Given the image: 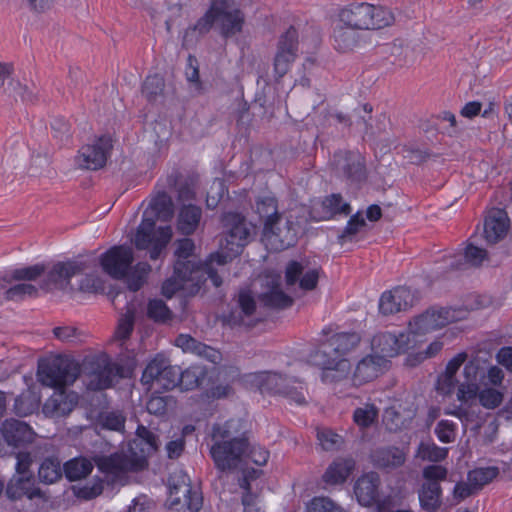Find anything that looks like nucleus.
<instances>
[{
    "instance_id": "obj_1",
    "label": "nucleus",
    "mask_w": 512,
    "mask_h": 512,
    "mask_svg": "<svg viewBox=\"0 0 512 512\" xmlns=\"http://www.w3.org/2000/svg\"><path fill=\"white\" fill-rule=\"evenodd\" d=\"M80 376L78 363L63 357L39 363L38 381L55 388L45 401L42 411L50 418H60L70 414L78 403V395L64 387L73 384Z\"/></svg>"
},
{
    "instance_id": "obj_2",
    "label": "nucleus",
    "mask_w": 512,
    "mask_h": 512,
    "mask_svg": "<svg viewBox=\"0 0 512 512\" xmlns=\"http://www.w3.org/2000/svg\"><path fill=\"white\" fill-rule=\"evenodd\" d=\"M211 439L210 455L221 472L237 469L248 455L250 444L240 420L213 425Z\"/></svg>"
},
{
    "instance_id": "obj_3",
    "label": "nucleus",
    "mask_w": 512,
    "mask_h": 512,
    "mask_svg": "<svg viewBox=\"0 0 512 512\" xmlns=\"http://www.w3.org/2000/svg\"><path fill=\"white\" fill-rule=\"evenodd\" d=\"M393 13L381 6L368 2L353 3L341 9L330 18V27L337 30H380L392 25Z\"/></svg>"
},
{
    "instance_id": "obj_4",
    "label": "nucleus",
    "mask_w": 512,
    "mask_h": 512,
    "mask_svg": "<svg viewBox=\"0 0 512 512\" xmlns=\"http://www.w3.org/2000/svg\"><path fill=\"white\" fill-rule=\"evenodd\" d=\"M134 253L131 247L113 246L100 257L103 271L113 279H126L129 290L136 292L146 282L151 267L146 262L132 266Z\"/></svg>"
},
{
    "instance_id": "obj_5",
    "label": "nucleus",
    "mask_w": 512,
    "mask_h": 512,
    "mask_svg": "<svg viewBox=\"0 0 512 512\" xmlns=\"http://www.w3.org/2000/svg\"><path fill=\"white\" fill-rule=\"evenodd\" d=\"M208 279L215 287L222 285V278L210 264H199L198 267H193L191 264L180 262L176 266V277L169 278L163 283L162 293L168 298L180 290L193 295Z\"/></svg>"
},
{
    "instance_id": "obj_6",
    "label": "nucleus",
    "mask_w": 512,
    "mask_h": 512,
    "mask_svg": "<svg viewBox=\"0 0 512 512\" xmlns=\"http://www.w3.org/2000/svg\"><path fill=\"white\" fill-rule=\"evenodd\" d=\"M361 337L356 332H341L332 335L314 353L317 365H337L342 371L348 368V360L345 358L360 343Z\"/></svg>"
},
{
    "instance_id": "obj_7",
    "label": "nucleus",
    "mask_w": 512,
    "mask_h": 512,
    "mask_svg": "<svg viewBox=\"0 0 512 512\" xmlns=\"http://www.w3.org/2000/svg\"><path fill=\"white\" fill-rule=\"evenodd\" d=\"M95 266L94 260L75 258L68 261H60L52 265L50 269H46L45 276L41 280L39 288L45 292L73 291L71 286V278L83 274L90 268Z\"/></svg>"
},
{
    "instance_id": "obj_8",
    "label": "nucleus",
    "mask_w": 512,
    "mask_h": 512,
    "mask_svg": "<svg viewBox=\"0 0 512 512\" xmlns=\"http://www.w3.org/2000/svg\"><path fill=\"white\" fill-rule=\"evenodd\" d=\"M233 0H212L210 8L194 25L196 32H208L214 25L219 23L222 32H241L244 23V15L239 9L229 11Z\"/></svg>"
},
{
    "instance_id": "obj_9",
    "label": "nucleus",
    "mask_w": 512,
    "mask_h": 512,
    "mask_svg": "<svg viewBox=\"0 0 512 512\" xmlns=\"http://www.w3.org/2000/svg\"><path fill=\"white\" fill-rule=\"evenodd\" d=\"M448 469L431 464L422 469L423 482L418 490L420 507L426 512H436L442 505L441 481L447 479Z\"/></svg>"
},
{
    "instance_id": "obj_10",
    "label": "nucleus",
    "mask_w": 512,
    "mask_h": 512,
    "mask_svg": "<svg viewBox=\"0 0 512 512\" xmlns=\"http://www.w3.org/2000/svg\"><path fill=\"white\" fill-rule=\"evenodd\" d=\"M79 369L85 385L92 391L110 388L118 374V367L107 355L86 358Z\"/></svg>"
},
{
    "instance_id": "obj_11",
    "label": "nucleus",
    "mask_w": 512,
    "mask_h": 512,
    "mask_svg": "<svg viewBox=\"0 0 512 512\" xmlns=\"http://www.w3.org/2000/svg\"><path fill=\"white\" fill-rule=\"evenodd\" d=\"M180 368L172 366L167 358L157 355L143 371L141 382L155 390H172L178 386Z\"/></svg>"
},
{
    "instance_id": "obj_12",
    "label": "nucleus",
    "mask_w": 512,
    "mask_h": 512,
    "mask_svg": "<svg viewBox=\"0 0 512 512\" xmlns=\"http://www.w3.org/2000/svg\"><path fill=\"white\" fill-rule=\"evenodd\" d=\"M464 318V312L455 308L429 309L409 322V333H411V338L414 339L415 334H425L435 331L451 322H456Z\"/></svg>"
},
{
    "instance_id": "obj_13",
    "label": "nucleus",
    "mask_w": 512,
    "mask_h": 512,
    "mask_svg": "<svg viewBox=\"0 0 512 512\" xmlns=\"http://www.w3.org/2000/svg\"><path fill=\"white\" fill-rule=\"evenodd\" d=\"M170 505L186 507L191 512H197L202 506V496L193 490L189 476L182 470L175 471L168 479Z\"/></svg>"
},
{
    "instance_id": "obj_14",
    "label": "nucleus",
    "mask_w": 512,
    "mask_h": 512,
    "mask_svg": "<svg viewBox=\"0 0 512 512\" xmlns=\"http://www.w3.org/2000/svg\"><path fill=\"white\" fill-rule=\"evenodd\" d=\"M223 225L226 229L225 249L234 256L239 255L251 238L253 227L245 217L236 212H228L223 215Z\"/></svg>"
},
{
    "instance_id": "obj_15",
    "label": "nucleus",
    "mask_w": 512,
    "mask_h": 512,
    "mask_svg": "<svg viewBox=\"0 0 512 512\" xmlns=\"http://www.w3.org/2000/svg\"><path fill=\"white\" fill-rule=\"evenodd\" d=\"M94 463L101 473L104 474L107 482L112 484L121 483L128 472H136L142 470L138 467L136 460L132 456L123 453H114L109 456H97Z\"/></svg>"
},
{
    "instance_id": "obj_16",
    "label": "nucleus",
    "mask_w": 512,
    "mask_h": 512,
    "mask_svg": "<svg viewBox=\"0 0 512 512\" xmlns=\"http://www.w3.org/2000/svg\"><path fill=\"white\" fill-rule=\"evenodd\" d=\"M112 147L111 138L109 136H101L93 144L81 147L75 158V163L81 169L98 170L106 164Z\"/></svg>"
},
{
    "instance_id": "obj_17",
    "label": "nucleus",
    "mask_w": 512,
    "mask_h": 512,
    "mask_svg": "<svg viewBox=\"0 0 512 512\" xmlns=\"http://www.w3.org/2000/svg\"><path fill=\"white\" fill-rule=\"evenodd\" d=\"M414 341L411 338V333L396 335L390 332H380L372 338L371 347L374 355L383 356L384 359H387L407 352Z\"/></svg>"
},
{
    "instance_id": "obj_18",
    "label": "nucleus",
    "mask_w": 512,
    "mask_h": 512,
    "mask_svg": "<svg viewBox=\"0 0 512 512\" xmlns=\"http://www.w3.org/2000/svg\"><path fill=\"white\" fill-rule=\"evenodd\" d=\"M334 164L336 171L351 183H361L367 178L365 159L357 152L335 153Z\"/></svg>"
},
{
    "instance_id": "obj_19",
    "label": "nucleus",
    "mask_w": 512,
    "mask_h": 512,
    "mask_svg": "<svg viewBox=\"0 0 512 512\" xmlns=\"http://www.w3.org/2000/svg\"><path fill=\"white\" fill-rule=\"evenodd\" d=\"M160 442L158 436L143 425L136 430V437L129 444L132 458L136 460L138 467L144 469L147 466V458L157 452Z\"/></svg>"
},
{
    "instance_id": "obj_20",
    "label": "nucleus",
    "mask_w": 512,
    "mask_h": 512,
    "mask_svg": "<svg viewBox=\"0 0 512 512\" xmlns=\"http://www.w3.org/2000/svg\"><path fill=\"white\" fill-rule=\"evenodd\" d=\"M350 213V204L343 201L341 194L333 193L326 196L321 201L313 203L309 211V216L314 221H325L337 215L348 216Z\"/></svg>"
},
{
    "instance_id": "obj_21",
    "label": "nucleus",
    "mask_w": 512,
    "mask_h": 512,
    "mask_svg": "<svg viewBox=\"0 0 512 512\" xmlns=\"http://www.w3.org/2000/svg\"><path fill=\"white\" fill-rule=\"evenodd\" d=\"M0 432L4 442L13 448H26L36 437V433L27 423L17 419H6Z\"/></svg>"
},
{
    "instance_id": "obj_22",
    "label": "nucleus",
    "mask_w": 512,
    "mask_h": 512,
    "mask_svg": "<svg viewBox=\"0 0 512 512\" xmlns=\"http://www.w3.org/2000/svg\"><path fill=\"white\" fill-rule=\"evenodd\" d=\"M487 259V251L469 243L463 254L445 256L443 259L442 273L449 271L465 270L468 266L478 267Z\"/></svg>"
},
{
    "instance_id": "obj_23",
    "label": "nucleus",
    "mask_w": 512,
    "mask_h": 512,
    "mask_svg": "<svg viewBox=\"0 0 512 512\" xmlns=\"http://www.w3.org/2000/svg\"><path fill=\"white\" fill-rule=\"evenodd\" d=\"M388 363L383 356L367 355L357 363L351 378L352 385L360 387L371 382L387 368Z\"/></svg>"
},
{
    "instance_id": "obj_24",
    "label": "nucleus",
    "mask_w": 512,
    "mask_h": 512,
    "mask_svg": "<svg viewBox=\"0 0 512 512\" xmlns=\"http://www.w3.org/2000/svg\"><path fill=\"white\" fill-rule=\"evenodd\" d=\"M414 296L406 287H396L384 292L379 300V311L387 316L409 309L413 305Z\"/></svg>"
},
{
    "instance_id": "obj_25",
    "label": "nucleus",
    "mask_w": 512,
    "mask_h": 512,
    "mask_svg": "<svg viewBox=\"0 0 512 512\" xmlns=\"http://www.w3.org/2000/svg\"><path fill=\"white\" fill-rule=\"evenodd\" d=\"M267 240L276 250H284L293 246L296 242V233L289 220H284L282 215L273 220L271 229H263Z\"/></svg>"
},
{
    "instance_id": "obj_26",
    "label": "nucleus",
    "mask_w": 512,
    "mask_h": 512,
    "mask_svg": "<svg viewBox=\"0 0 512 512\" xmlns=\"http://www.w3.org/2000/svg\"><path fill=\"white\" fill-rule=\"evenodd\" d=\"M417 409L413 403H399L384 411L383 422L389 431L397 432L410 427Z\"/></svg>"
},
{
    "instance_id": "obj_27",
    "label": "nucleus",
    "mask_w": 512,
    "mask_h": 512,
    "mask_svg": "<svg viewBox=\"0 0 512 512\" xmlns=\"http://www.w3.org/2000/svg\"><path fill=\"white\" fill-rule=\"evenodd\" d=\"M380 477L376 472H369L357 479L354 493L362 506H372L379 500Z\"/></svg>"
},
{
    "instance_id": "obj_28",
    "label": "nucleus",
    "mask_w": 512,
    "mask_h": 512,
    "mask_svg": "<svg viewBox=\"0 0 512 512\" xmlns=\"http://www.w3.org/2000/svg\"><path fill=\"white\" fill-rule=\"evenodd\" d=\"M304 267L297 261L288 263L285 271V280L288 287L299 283V287L305 291L316 288L319 279V269H309L303 273Z\"/></svg>"
},
{
    "instance_id": "obj_29",
    "label": "nucleus",
    "mask_w": 512,
    "mask_h": 512,
    "mask_svg": "<svg viewBox=\"0 0 512 512\" xmlns=\"http://www.w3.org/2000/svg\"><path fill=\"white\" fill-rule=\"evenodd\" d=\"M5 494L12 501L23 497L30 500L43 498V492L35 486L34 476H13L7 484Z\"/></svg>"
},
{
    "instance_id": "obj_30",
    "label": "nucleus",
    "mask_w": 512,
    "mask_h": 512,
    "mask_svg": "<svg viewBox=\"0 0 512 512\" xmlns=\"http://www.w3.org/2000/svg\"><path fill=\"white\" fill-rule=\"evenodd\" d=\"M508 228L506 212L502 209H493L484 222V237L488 243L495 244L506 236Z\"/></svg>"
},
{
    "instance_id": "obj_31",
    "label": "nucleus",
    "mask_w": 512,
    "mask_h": 512,
    "mask_svg": "<svg viewBox=\"0 0 512 512\" xmlns=\"http://www.w3.org/2000/svg\"><path fill=\"white\" fill-rule=\"evenodd\" d=\"M201 219V207L194 204H184L177 214L176 229L184 236L192 235L198 229Z\"/></svg>"
},
{
    "instance_id": "obj_32",
    "label": "nucleus",
    "mask_w": 512,
    "mask_h": 512,
    "mask_svg": "<svg viewBox=\"0 0 512 512\" xmlns=\"http://www.w3.org/2000/svg\"><path fill=\"white\" fill-rule=\"evenodd\" d=\"M374 466L381 469H395L402 466L406 461L405 453L398 447H381L371 454Z\"/></svg>"
},
{
    "instance_id": "obj_33",
    "label": "nucleus",
    "mask_w": 512,
    "mask_h": 512,
    "mask_svg": "<svg viewBox=\"0 0 512 512\" xmlns=\"http://www.w3.org/2000/svg\"><path fill=\"white\" fill-rule=\"evenodd\" d=\"M355 468L352 458H337L326 469L322 476L325 483L330 485L342 484Z\"/></svg>"
},
{
    "instance_id": "obj_34",
    "label": "nucleus",
    "mask_w": 512,
    "mask_h": 512,
    "mask_svg": "<svg viewBox=\"0 0 512 512\" xmlns=\"http://www.w3.org/2000/svg\"><path fill=\"white\" fill-rule=\"evenodd\" d=\"M257 381L262 393L273 394H283L289 382H293L291 377L270 371L259 373Z\"/></svg>"
},
{
    "instance_id": "obj_35",
    "label": "nucleus",
    "mask_w": 512,
    "mask_h": 512,
    "mask_svg": "<svg viewBox=\"0 0 512 512\" xmlns=\"http://www.w3.org/2000/svg\"><path fill=\"white\" fill-rule=\"evenodd\" d=\"M165 80L159 74L149 75L142 84V95L151 104L164 100Z\"/></svg>"
},
{
    "instance_id": "obj_36",
    "label": "nucleus",
    "mask_w": 512,
    "mask_h": 512,
    "mask_svg": "<svg viewBox=\"0 0 512 512\" xmlns=\"http://www.w3.org/2000/svg\"><path fill=\"white\" fill-rule=\"evenodd\" d=\"M256 213L261 219L264 220L266 229H271L273 220L280 216L278 212L277 199L272 195H262L256 199L255 202Z\"/></svg>"
},
{
    "instance_id": "obj_37",
    "label": "nucleus",
    "mask_w": 512,
    "mask_h": 512,
    "mask_svg": "<svg viewBox=\"0 0 512 512\" xmlns=\"http://www.w3.org/2000/svg\"><path fill=\"white\" fill-rule=\"evenodd\" d=\"M148 214L149 212L146 210L136 230L134 244L138 250H145L154 242L155 219L149 217Z\"/></svg>"
},
{
    "instance_id": "obj_38",
    "label": "nucleus",
    "mask_w": 512,
    "mask_h": 512,
    "mask_svg": "<svg viewBox=\"0 0 512 512\" xmlns=\"http://www.w3.org/2000/svg\"><path fill=\"white\" fill-rule=\"evenodd\" d=\"M94 464L85 457H76L64 464L63 471L69 481H78L92 472Z\"/></svg>"
},
{
    "instance_id": "obj_39",
    "label": "nucleus",
    "mask_w": 512,
    "mask_h": 512,
    "mask_svg": "<svg viewBox=\"0 0 512 512\" xmlns=\"http://www.w3.org/2000/svg\"><path fill=\"white\" fill-rule=\"evenodd\" d=\"M329 43L339 53H349L364 47L366 40L361 34H329Z\"/></svg>"
},
{
    "instance_id": "obj_40",
    "label": "nucleus",
    "mask_w": 512,
    "mask_h": 512,
    "mask_svg": "<svg viewBox=\"0 0 512 512\" xmlns=\"http://www.w3.org/2000/svg\"><path fill=\"white\" fill-rule=\"evenodd\" d=\"M151 210V217L155 220L169 221L173 216V202L171 197L164 191L158 192L157 195L151 199L149 207Z\"/></svg>"
},
{
    "instance_id": "obj_41",
    "label": "nucleus",
    "mask_w": 512,
    "mask_h": 512,
    "mask_svg": "<svg viewBox=\"0 0 512 512\" xmlns=\"http://www.w3.org/2000/svg\"><path fill=\"white\" fill-rule=\"evenodd\" d=\"M207 376V371L202 366H191L184 371L180 370L178 386L181 390L189 391L198 388Z\"/></svg>"
},
{
    "instance_id": "obj_42",
    "label": "nucleus",
    "mask_w": 512,
    "mask_h": 512,
    "mask_svg": "<svg viewBox=\"0 0 512 512\" xmlns=\"http://www.w3.org/2000/svg\"><path fill=\"white\" fill-rule=\"evenodd\" d=\"M184 74L186 81L192 89L193 96H200L206 92V88L200 79L199 62L192 54H189L187 57Z\"/></svg>"
},
{
    "instance_id": "obj_43",
    "label": "nucleus",
    "mask_w": 512,
    "mask_h": 512,
    "mask_svg": "<svg viewBox=\"0 0 512 512\" xmlns=\"http://www.w3.org/2000/svg\"><path fill=\"white\" fill-rule=\"evenodd\" d=\"M146 315L154 323L162 325L169 324L174 318L173 312L161 299L149 300Z\"/></svg>"
},
{
    "instance_id": "obj_44",
    "label": "nucleus",
    "mask_w": 512,
    "mask_h": 512,
    "mask_svg": "<svg viewBox=\"0 0 512 512\" xmlns=\"http://www.w3.org/2000/svg\"><path fill=\"white\" fill-rule=\"evenodd\" d=\"M259 301L265 307L274 309H285L292 305L293 299L285 294L279 286L272 287L268 292L259 296Z\"/></svg>"
},
{
    "instance_id": "obj_45",
    "label": "nucleus",
    "mask_w": 512,
    "mask_h": 512,
    "mask_svg": "<svg viewBox=\"0 0 512 512\" xmlns=\"http://www.w3.org/2000/svg\"><path fill=\"white\" fill-rule=\"evenodd\" d=\"M64 473L61 463L56 458H46L38 469V478L42 483L52 484L58 481Z\"/></svg>"
},
{
    "instance_id": "obj_46",
    "label": "nucleus",
    "mask_w": 512,
    "mask_h": 512,
    "mask_svg": "<svg viewBox=\"0 0 512 512\" xmlns=\"http://www.w3.org/2000/svg\"><path fill=\"white\" fill-rule=\"evenodd\" d=\"M367 223L360 212L352 215L347 222L346 227L343 229L341 234L338 236V242L343 245L346 242H353L356 240V236L360 233Z\"/></svg>"
},
{
    "instance_id": "obj_47",
    "label": "nucleus",
    "mask_w": 512,
    "mask_h": 512,
    "mask_svg": "<svg viewBox=\"0 0 512 512\" xmlns=\"http://www.w3.org/2000/svg\"><path fill=\"white\" fill-rule=\"evenodd\" d=\"M498 474L499 469L494 466L477 468L468 473V481L477 491L495 479Z\"/></svg>"
},
{
    "instance_id": "obj_48",
    "label": "nucleus",
    "mask_w": 512,
    "mask_h": 512,
    "mask_svg": "<svg viewBox=\"0 0 512 512\" xmlns=\"http://www.w3.org/2000/svg\"><path fill=\"white\" fill-rule=\"evenodd\" d=\"M38 295L39 288L29 283L16 284L5 292V298L11 301H21L26 297L36 298Z\"/></svg>"
},
{
    "instance_id": "obj_49",
    "label": "nucleus",
    "mask_w": 512,
    "mask_h": 512,
    "mask_svg": "<svg viewBox=\"0 0 512 512\" xmlns=\"http://www.w3.org/2000/svg\"><path fill=\"white\" fill-rule=\"evenodd\" d=\"M194 249L195 245L192 239L184 238L178 241L177 249L175 251L177 260L174 264V273L170 278L176 277V266L180 262L191 264L193 267L199 266L198 263L188 259L193 254Z\"/></svg>"
},
{
    "instance_id": "obj_50",
    "label": "nucleus",
    "mask_w": 512,
    "mask_h": 512,
    "mask_svg": "<svg viewBox=\"0 0 512 512\" xmlns=\"http://www.w3.org/2000/svg\"><path fill=\"white\" fill-rule=\"evenodd\" d=\"M46 272V266L42 263L14 269L11 279L14 281H35Z\"/></svg>"
},
{
    "instance_id": "obj_51",
    "label": "nucleus",
    "mask_w": 512,
    "mask_h": 512,
    "mask_svg": "<svg viewBox=\"0 0 512 512\" xmlns=\"http://www.w3.org/2000/svg\"><path fill=\"white\" fill-rule=\"evenodd\" d=\"M378 412V408L374 404H365L364 407L355 409L354 422L362 428L369 427L377 421Z\"/></svg>"
},
{
    "instance_id": "obj_52",
    "label": "nucleus",
    "mask_w": 512,
    "mask_h": 512,
    "mask_svg": "<svg viewBox=\"0 0 512 512\" xmlns=\"http://www.w3.org/2000/svg\"><path fill=\"white\" fill-rule=\"evenodd\" d=\"M448 455V449L437 446L434 443H421L418 448V456L422 460L440 462Z\"/></svg>"
},
{
    "instance_id": "obj_53",
    "label": "nucleus",
    "mask_w": 512,
    "mask_h": 512,
    "mask_svg": "<svg viewBox=\"0 0 512 512\" xmlns=\"http://www.w3.org/2000/svg\"><path fill=\"white\" fill-rule=\"evenodd\" d=\"M135 323V311L128 308L127 311L120 317L118 326L115 331V337L118 340H126L130 337Z\"/></svg>"
},
{
    "instance_id": "obj_54",
    "label": "nucleus",
    "mask_w": 512,
    "mask_h": 512,
    "mask_svg": "<svg viewBox=\"0 0 512 512\" xmlns=\"http://www.w3.org/2000/svg\"><path fill=\"white\" fill-rule=\"evenodd\" d=\"M307 512H344V510L328 497H314Z\"/></svg>"
},
{
    "instance_id": "obj_55",
    "label": "nucleus",
    "mask_w": 512,
    "mask_h": 512,
    "mask_svg": "<svg viewBox=\"0 0 512 512\" xmlns=\"http://www.w3.org/2000/svg\"><path fill=\"white\" fill-rule=\"evenodd\" d=\"M435 434L442 443H451L456 438V424L449 420H440L435 427Z\"/></svg>"
},
{
    "instance_id": "obj_56",
    "label": "nucleus",
    "mask_w": 512,
    "mask_h": 512,
    "mask_svg": "<svg viewBox=\"0 0 512 512\" xmlns=\"http://www.w3.org/2000/svg\"><path fill=\"white\" fill-rule=\"evenodd\" d=\"M296 59L292 57V54L284 53L277 49L274 57V72L278 78H282L290 69L291 64Z\"/></svg>"
},
{
    "instance_id": "obj_57",
    "label": "nucleus",
    "mask_w": 512,
    "mask_h": 512,
    "mask_svg": "<svg viewBox=\"0 0 512 512\" xmlns=\"http://www.w3.org/2000/svg\"><path fill=\"white\" fill-rule=\"evenodd\" d=\"M293 382H289L287 388L282 395L290 398L298 405L306 403V388L303 383L292 378Z\"/></svg>"
},
{
    "instance_id": "obj_58",
    "label": "nucleus",
    "mask_w": 512,
    "mask_h": 512,
    "mask_svg": "<svg viewBox=\"0 0 512 512\" xmlns=\"http://www.w3.org/2000/svg\"><path fill=\"white\" fill-rule=\"evenodd\" d=\"M491 304H492V300L489 296L479 295V294H471L465 300L464 309H462V308H456V309L462 310L466 317L468 311L483 309V308L489 307Z\"/></svg>"
},
{
    "instance_id": "obj_59",
    "label": "nucleus",
    "mask_w": 512,
    "mask_h": 512,
    "mask_svg": "<svg viewBox=\"0 0 512 512\" xmlns=\"http://www.w3.org/2000/svg\"><path fill=\"white\" fill-rule=\"evenodd\" d=\"M277 49L284 53L292 54L293 58H297L299 50L298 34H281Z\"/></svg>"
},
{
    "instance_id": "obj_60",
    "label": "nucleus",
    "mask_w": 512,
    "mask_h": 512,
    "mask_svg": "<svg viewBox=\"0 0 512 512\" xmlns=\"http://www.w3.org/2000/svg\"><path fill=\"white\" fill-rule=\"evenodd\" d=\"M478 398L483 407L494 409L501 404L503 395L494 388H487L479 392Z\"/></svg>"
},
{
    "instance_id": "obj_61",
    "label": "nucleus",
    "mask_w": 512,
    "mask_h": 512,
    "mask_svg": "<svg viewBox=\"0 0 512 512\" xmlns=\"http://www.w3.org/2000/svg\"><path fill=\"white\" fill-rule=\"evenodd\" d=\"M322 368V380L326 382H339L345 379L350 372V363L346 371H342L337 365H319Z\"/></svg>"
},
{
    "instance_id": "obj_62",
    "label": "nucleus",
    "mask_w": 512,
    "mask_h": 512,
    "mask_svg": "<svg viewBox=\"0 0 512 512\" xmlns=\"http://www.w3.org/2000/svg\"><path fill=\"white\" fill-rule=\"evenodd\" d=\"M202 342L196 340L188 334H180L175 339V345L181 348L184 352H190L198 355L200 349L203 348Z\"/></svg>"
},
{
    "instance_id": "obj_63",
    "label": "nucleus",
    "mask_w": 512,
    "mask_h": 512,
    "mask_svg": "<svg viewBox=\"0 0 512 512\" xmlns=\"http://www.w3.org/2000/svg\"><path fill=\"white\" fill-rule=\"evenodd\" d=\"M479 395V387L476 382L461 383L457 391V399L462 403H469Z\"/></svg>"
},
{
    "instance_id": "obj_64",
    "label": "nucleus",
    "mask_w": 512,
    "mask_h": 512,
    "mask_svg": "<svg viewBox=\"0 0 512 512\" xmlns=\"http://www.w3.org/2000/svg\"><path fill=\"white\" fill-rule=\"evenodd\" d=\"M103 289L102 280L94 274H85L80 280L78 290L87 293H97Z\"/></svg>"
}]
</instances>
